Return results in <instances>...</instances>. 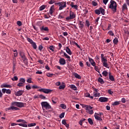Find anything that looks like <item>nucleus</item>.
Masks as SVG:
<instances>
[{"label":"nucleus","instance_id":"obj_1","mask_svg":"<svg viewBox=\"0 0 129 129\" xmlns=\"http://www.w3.org/2000/svg\"><path fill=\"white\" fill-rule=\"evenodd\" d=\"M110 5L109 6V9H110L113 13L116 12V8H117V5H116V2L113 0H111L110 2Z\"/></svg>","mask_w":129,"mask_h":129},{"label":"nucleus","instance_id":"obj_2","mask_svg":"<svg viewBox=\"0 0 129 129\" xmlns=\"http://www.w3.org/2000/svg\"><path fill=\"white\" fill-rule=\"evenodd\" d=\"M55 5H56V6H58V7H59V11H62V10H64V9H65V8L67 7V5H66V2L64 1H62L61 2L56 3Z\"/></svg>","mask_w":129,"mask_h":129},{"label":"nucleus","instance_id":"obj_3","mask_svg":"<svg viewBox=\"0 0 129 129\" xmlns=\"http://www.w3.org/2000/svg\"><path fill=\"white\" fill-rule=\"evenodd\" d=\"M41 106L42 107L43 110H45V109H51L52 107L48 103V102L43 101L41 103Z\"/></svg>","mask_w":129,"mask_h":129},{"label":"nucleus","instance_id":"obj_4","mask_svg":"<svg viewBox=\"0 0 129 129\" xmlns=\"http://www.w3.org/2000/svg\"><path fill=\"white\" fill-rule=\"evenodd\" d=\"M12 106H17V107H24L25 106V103L19 102H13L11 103Z\"/></svg>","mask_w":129,"mask_h":129},{"label":"nucleus","instance_id":"obj_5","mask_svg":"<svg viewBox=\"0 0 129 129\" xmlns=\"http://www.w3.org/2000/svg\"><path fill=\"white\" fill-rule=\"evenodd\" d=\"M95 13L96 15H100L101 14L104 16V15H105V10L102 7H100L99 9L95 10Z\"/></svg>","mask_w":129,"mask_h":129},{"label":"nucleus","instance_id":"obj_6","mask_svg":"<svg viewBox=\"0 0 129 129\" xmlns=\"http://www.w3.org/2000/svg\"><path fill=\"white\" fill-rule=\"evenodd\" d=\"M75 18H76V15L74 12L71 11L70 16L66 17V20L67 21H70V20H73L74 19H75Z\"/></svg>","mask_w":129,"mask_h":129},{"label":"nucleus","instance_id":"obj_7","mask_svg":"<svg viewBox=\"0 0 129 129\" xmlns=\"http://www.w3.org/2000/svg\"><path fill=\"white\" fill-rule=\"evenodd\" d=\"M25 82H26V80L24 78H20L19 80V83L17 84V86L19 87H22L25 85Z\"/></svg>","mask_w":129,"mask_h":129},{"label":"nucleus","instance_id":"obj_8","mask_svg":"<svg viewBox=\"0 0 129 129\" xmlns=\"http://www.w3.org/2000/svg\"><path fill=\"white\" fill-rule=\"evenodd\" d=\"M38 91H39L40 92H43L44 93L48 94V93H51V92H52V90L49 89L42 88L38 90Z\"/></svg>","mask_w":129,"mask_h":129},{"label":"nucleus","instance_id":"obj_9","mask_svg":"<svg viewBox=\"0 0 129 129\" xmlns=\"http://www.w3.org/2000/svg\"><path fill=\"white\" fill-rule=\"evenodd\" d=\"M39 29L42 33H44V32H47L48 33L49 32V28L48 27H45V26L40 27Z\"/></svg>","mask_w":129,"mask_h":129},{"label":"nucleus","instance_id":"obj_10","mask_svg":"<svg viewBox=\"0 0 129 129\" xmlns=\"http://www.w3.org/2000/svg\"><path fill=\"white\" fill-rule=\"evenodd\" d=\"M100 102H107L108 101V98L105 97H101L99 99Z\"/></svg>","mask_w":129,"mask_h":129},{"label":"nucleus","instance_id":"obj_11","mask_svg":"<svg viewBox=\"0 0 129 129\" xmlns=\"http://www.w3.org/2000/svg\"><path fill=\"white\" fill-rule=\"evenodd\" d=\"M59 63L60 65H65L66 64V60L64 58L59 57Z\"/></svg>","mask_w":129,"mask_h":129},{"label":"nucleus","instance_id":"obj_12","mask_svg":"<svg viewBox=\"0 0 129 129\" xmlns=\"http://www.w3.org/2000/svg\"><path fill=\"white\" fill-rule=\"evenodd\" d=\"M94 117L95 119H96L97 120H99V121H102V118L98 115V113H95Z\"/></svg>","mask_w":129,"mask_h":129},{"label":"nucleus","instance_id":"obj_13","mask_svg":"<svg viewBox=\"0 0 129 129\" xmlns=\"http://www.w3.org/2000/svg\"><path fill=\"white\" fill-rule=\"evenodd\" d=\"M20 57H21V58L23 61H26V60H27V57H26L25 53H24L23 52L21 51L20 52Z\"/></svg>","mask_w":129,"mask_h":129},{"label":"nucleus","instance_id":"obj_14","mask_svg":"<svg viewBox=\"0 0 129 129\" xmlns=\"http://www.w3.org/2000/svg\"><path fill=\"white\" fill-rule=\"evenodd\" d=\"M19 109H20L19 108L17 107H15L14 106H11L8 108H7L6 110H19Z\"/></svg>","mask_w":129,"mask_h":129},{"label":"nucleus","instance_id":"obj_15","mask_svg":"<svg viewBox=\"0 0 129 129\" xmlns=\"http://www.w3.org/2000/svg\"><path fill=\"white\" fill-rule=\"evenodd\" d=\"M70 6L72 7L73 9H75V10H78V6H77V5H74V2H71Z\"/></svg>","mask_w":129,"mask_h":129},{"label":"nucleus","instance_id":"obj_16","mask_svg":"<svg viewBox=\"0 0 129 129\" xmlns=\"http://www.w3.org/2000/svg\"><path fill=\"white\" fill-rule=\"evenodd\" d=\"M25 91L23 90H19L16 93L15 95L16 96H21V95H23V93Z\"/></svg>","mask_w":129,"mask_h":129},{"label":"nucleus","instance_id":"obj_17","mask_svg":"<svg viewBox=\"0 0 129 129\" xmlns=\"http://www.w3.org/2000/svg\"><path fill=\"white\" fill-rule=\"evenodd\" d=\"M89 61L91 63L92 66H95L96 65V63L94 61V60L92 58L89 57Z\"/></svg>","mask_w":129,"mask_h":129},{"label":"nucleus","instance_id":"obj_18","mask_svg":"<svg viewBox=\"0 0 129 129\" xmlns=\"http://www.w3.org/2000/svg\"><path fill=\"white\" fill-rule=\"evenodd\" d=\"M2 88H12V86L10 85H8L6 84H3L1 86Z\"/></svg>","mask_w":129,"mask_h":129},{"label":"nucleus","instance_id":"obj_19","mask_svg":"<svg viewBox=\"0 0 129 129\" xmlns=\"http://www.w3.org/2000/svg\"><path fill=\"white\" fill-rule=\"evenodd\" d=\"M62 53H63V56H65L66 58H67V59H69L68 60L70 62H71V59H70V56L68 55L66 52H64L63 51V50H61Z\"/></svg>","mask_w":129,"mask_h":129},{"label":"nucleus","instance_id":"obj_20","mask_svg":"<svg viewBox=\"0 0 129 129\" xmlns=\"http://www.w3.org/2000/svg\"><path fill=\"white\" fill-rule=\"evenodd\" d=\"M53 13H54V5H52L49 9V14L51 16H53Z\"/></svg>","mask_w":129,"mask_h":129},{"label":"nucleus","instance_id":"obj_21","mask_svg":"<svg viewBox=\"0 0 129 129\" xmlns=\"http://www.w3.org/2000/svg\"><path fill=\"white\" fill-rule=\"evenodd\" d=\"M79 28H81V30H82V29H83L84 27V22L82 21H79Z\"/></svg>","mask_w":129,"mask_h":129},{"label":"nucleus","instance_id":"obj_22","mask_svg":"<svg viewBox=\"0 0 129 129\" xmlns=\"http://www.w3.org/2000/svg\"><path fill=\"white\" fill-rule=\"evenodd\" d=\"M85 107H86V110H87V112L93 108V107H92L89 105H86Z\"/></svg>","mask_w":129,"mask_h":129},{"label":"nucleus","instance_id":"obj_23","mask_svg":"<svg viewBox=\"0 0 129 129\" xmlns=\"http://www.w3.org/2000/svg\"><path fill=\"white\" fill-rule=\"evenodd\" d=\"M51 100L54 104H56V103H57V101H58V98L56 97H53L51 98Z\"/></svg>","mask_w":129,"mask_h":129},{"label":"nucleus","instance_id":"obj_24","mask_svg":"<svg viewBox=\"0 0 129 129\" xmlns=\"http://www.w3.org/2000/svg\"><path fill=\"white\" fill-rule=\"evenodd\" d=\"M66 51L67 53L69 54V55H72V52L71 51V50H70V48H69V47H67Z\"/></svg>","mask_w":129,"mask_h":129},{"label":"nucleus","instance_id":"obj_25","mask_svg":"<svg viewBox=\"0 0 129 129\" xmlns=\"http://www.w3.org/2000/svg\"><path fill=\"white\" fill-rule=\"evenodd\" d=\"M66 87V85L64 83H62V84L59 86L58 87L59 89H64Z\"/></svg>","mask_w":129,"mask_h":129},{"label":"nucleus","instance_id":"obj_26","mask_svg":"<svg viewBox=\"0 0 129 129\" xmlns=\"http://www.w3.org/2000/svg\"><path fill=\"white\" fill-rule=\"evenodd\" d=\"M120 104V101H115L112 103L113 106H115L116 105H119Z\"/></svg>","mask_w":129,"mask_h":129},{"label":"nucleus","instance_id":"obj_27","mask_svg":"<svg viewBox=\"0 0 129 129\" xmlns=\"http://www.w3.org/2000/svg\"><path fill=\"white\" fill-rule=\"evenodd\" d=\"M122 11H126L127 10V6L126 5V4H124L123 5L122 7Z\"/></svg>","mask_w":129,"mask_h":129},{"label":"nucleus","instance_id":"obj_28","mask_svg":"<svg viewBox=\"0 0 129 129\" xmlns=\"http://www.w3.org/2000/svg\"><path fill=\"white\" fill-rule=\"evenodd\" d=\"M98 81L100 84H104V81H103V79L101 78H98Z\"/></svg>","mask_w":129,"mask_h":129},{"label":"nucleus","instance_id":"obj_29","mask_svg":"<svg viewBox=\"0 0 129 129\" xmlns=\"http://www.w3.org/2000/svg\"><path fill=\"white\" fill-rule=\"evenodd\" d=\"M74 76L76 78H78V79H81V76L76 73H74Z\"/></svg>","mask_w":129,"mask_h":129},{"label":"nucleus","instance_id":"obj_30","mask_svg":"<svg viewBox=\"0 0 129 129\" xmlns=\"http://www.w3.org/2000/svg\"><path fill=\"white\" fill-rule=\"evenodd\" d=\"M70 88L73 89V90H75V91L77 90V87L76 86H75V85H71Z\"/></svg>","mask_w":129,"mask_h":129},{"label":"nucleus","instance_id":"obj_31","mask_svg":"<svg viewBox=\"0 0 129 129\" xmlns=\"http://www.w3.org/2000/svg\"><path fill=\"white\" fill-rule=\"evenodd\" d=\"M113 43L114 45H117L118 43V39L117 37H115L113 40Z\"/></svg>","mask_w":129,"mask_h":129},{"label":"nucleus","instance_id":"obj_32","mask_svg":"<svg viewBox=\"0 0 129 129\" xmlns=\"http://www.w3.org/2000/svg\"><path fill=\"white\" fill-rule=\"evenodd\" d=\"M17 122H22V123H26L27 124V121H26L25 120H23V119H18L17 121Z\"/></svg>","mask_w":129,"mask_h":129},{"label":"nucleus","instance_id":"obj_33","mask_svg":"<svg viewBox=\"0 0 129 129\" xmlns=\"http://www.w3.org/2000/svg\"><path fill=\"white\" fill-rule=\"evenodd\" d=\"M17 125H20V126H23V127H28V125L25 123H18Z\"/></svg>","mask_w":129,"mask_h":129},{"label":"nucleus","instance_id":"obj_34","mask_svg":"<svg viewBox=\"0 0 129 129\" xmlns=\"http://www.w3.org/2000/svg\"><path fill=\"white\" fill-rule=\"evenodd\" d=\"M103 76H104L105 77H106L107 75H108V73L106 71H104L102 73Z\"/></svg>","mask_w":129,"mask_h":129},{"label":"nucleus","instance_id":"obj_35","mask_svg":"<svg viewBox=\"0 0 129 129\" xmlns=\"http://www.w3.org/2000/svg\"><path fill=\"white\" fill-rule=\"evenodd\" d=\"M103 65L104 67H106V68L109 69V66H108L107 62H103Z\"/></svg>","mask_w":129,"mask_h":129},{"label":"nucleus","instance_id":"obj_36","mask_svg":"<svg viewBox=\"0 0 129 129\" xmlns=\"http://www.w3.org/2000/svg\"><path fill=\"white\" fill-rule=\"evenodd\" d=\"M88 121L89 123H90L91 125H92V124H93V121H92V119H91V118H88Z\"/></svg>","mask_w":129,"mask_h":129},{"label":"nucleus","instance_id":"obj_37","mask_svg":"<svg viewBox=\"0 0 129 129\" xmlns=\"http://www.w3.org/2000/svg\"><path fill=\"white\" fill-rule=\"evenodd\" d=\"M46 8V5H42L39 8V11H43V10H45Z\"/></svg>","mask_w":129,"mask_h":129},{"label":"nucleus","instance_id":"obj_38","mask_svg":"<svg viewBox=\"0 0 129 129\" xmlns=\"http://www.w3.org/2000/svg\"><path fill=\"white\" fill-rule=\"evenodd\" d=\"M31 45H32L33 49H35V50H36V49H37V44H36V43L33 42V43H31Z\"/></svg>","mask_w":129,"mask_h":129},{"label":"nucleus","instance_id":"obj_39","mask_svg":"<svg viewBox=\"0 0 129 129\" xmlns=\"http://www.w3.org/2000/svg\"><path fill=\"white\" fill-rule=\"evenodd\" d=\"M27 40L28 42H29L31 44H32V43H33L34 42L33 41L32 39H31V38H30L29 37L27 38Z\"/></svg>","mask_w":129,"mask_h":129},{"label":"nucleus","instance_id":"obj_40","mask_svg":"<svg viewBox=\"0 0 129 129\" xmlns=\"http://www.w3.org/2000/svg\"><path fill=\"white\" fill-rule=\"evenodd\" d=\"M85 26H87L88 28H89V26H90V22H89V21L86 20V24Z\"/></svg>","mask_w":129,"mask_h":129},{"label":"nucleus","instance_id":"obj_41","mask_svg":"<svg viewBox=\"0 0 129 129\" xmlns=\"http://www.w3.org/2000/svg\"><path fill=\"white\" fill-rule=\"evenodd\" d=\"M37 124L36 123H28V126H35Z\"/></svg>","mask_w":129,"mask_h":129},{"label":"nucleus","instance_id":"obj_42","mask_svg":"<svg viewBox=\"0 0 129 129\" xmlns=\"http://www.w3.org/2000/svg\"><path fill=\"white\" fill-rule=\"evenodd\" d=\"M94 67H95V70L97 71V72H98V73H100V71L99 69L98 68V67L96 66V65H95Z\"/></svg>","mask_w":129,"mask_h":129},{"label":"nucleus","instance_id":"obj_43","mask_svg":"<svg viewBox=\"0 0 129 129\" xmlns=\"http://www.w3.org/2000/svg\"><path fill=\"white\" fill-rule=\"evenodd\" d=\"M14 57H17L18 56V51L17 50H13Z\"/></svg>","mask_w":129,"mask_h":129},{"label":"nucleus","instance_id":"obj_44","mask_svg":"<svg viewBox=\"0 0 129 129\" xmlns=\"http://www.w3.org/2000/svg\"><path fill=\"white\" fill-rule=\"evenodd\" d=\"M60 107H61V108L63 109H66V105L64 104H61Z\"/></svg>","mask_w":129,"mask_h":129},{"label":"nucleus","instance_id":"obj_45","mask_svg":"<svg viewBox=\"0 0 129 129\" xmlns=\"http://www.w3.org/2000/svg\"><path fill=\"white\" fill-rule=\"evenodd\" d=\"M18 77L17 76H15L14 78H12V80H13V81H18Z\"/></svg>","mask_w":129,"mask_h":129},{"label":"nucleus","instance_id":"obj_46","mask_svg":"<svg viewBox=\"0 0 129 129\" xmlns=\"http://www.w3.org/2000/svg\"><path fill=\"white\" fill-rule=\"evenodd\" d=\"M109 79H110L111 81H114V78L113 77V76H109Z\"/></svg>","mask_w":129,"mask_h":129},{"label":"nucleus","instance_id":"obj_47","mask_svg":"<svg viewBox=\"0 0 129 129\" xmlns=\"http://www.w3.org/2000/svg\"><path fill=\"white\" fill-rule=\"evenodd\" d=\"M49 50L52 51V52H54L55 50H54V46L53 45L50 46L49 47Z\"/></svg>","mask_w":129,"mask_h":129},{"label":"nucleus","instance_id":"obj_48","mask_svg":"<svg viewBox=\"0 0 129 129\" xmlns=\"http://www.w3.org/2000/svg\"><path fill=\"white\" fill-rule=\"evenodd\" d=\"M108 34L110 35V36H111L112 37H113V36H114V34L111 31H109Z\"/></svg>","mask_w":129,"mask_h":129},{"label":"nucleus","instance_id":"obj_49","mask_svg":"<svg viewBox=\"0 0 129 129\" xmlns=\"http://www.w3.org/2000/svg\"><path fill=\"white\" fill-rule=\"evenodd\" d=\"M92 5L94 6V7H96V6H97V3L95 2V1H92Z\"/></svg>","mask_w":129,"mask_h":129},{"label":"nucleus","instance_id":"obj_50","mask_svg":"<svg viewBox=\"0 0 129 129\" xmlns=\"http://www.w3.org/2000/svg\"><path fill=\"white\" fill-rule=\"evenodd\" d=\"M102 63H104L105 62H107V59L105 58V57H103V58H101Z\"/></svg>","mask_w":129,"mask_h":129},{"label":"nucleus","instance_id":"obj_51","mask_svg":"<svg viewBox=\"0 0 129 129\" xmlns=\"http://www.w3.org/2000/svg\"><path fill=\"white\" fill-rule=\"evenodd\" d=\"M39 97L40 98H41V99H46V97H45V96L43 95H39Z\"/></svg>","mask_w":129,"mask_h":129},{"label":"nucleus","instance_id":"obj_52","mask_svg":"<svg viewBox=\"0 0 129 129\" xmlns=\"http://www.w3.org/2000/svg\"><path fill=\"white\" fill-rule=\"evenodd\" d=\"M64 115H65V113H61L59 115V118H63V117H64Z\"/></svg>","mask_w":129,"mask_h":129},{"label":"nucleus","instance_id":"obj_53","mask_svg":"<svg viewBox=\"0 0 129 129\" xmlns=\"http://www.w3.org/2000/svg\"><path fill=\"white\" fill-rule=\"evenodd\" d=\"M55 3V0H50L48 4L49 5H53Z\"/></svg>","mask_w":129,"mask_h":129},{"label":"nucleus","instance_id":"obj_54","mask_svg":"<svg viewBox=\"0 0 129 129\" xmlns=\"http://www.w3.org/2000/svg\"><path fill=\"white\" fill-rule=\"evenodd\" d=\"M108 93H109V94H110L111 95H112V94H113V92L111 91V90L109 89L108 90Z\"/></svg>","mask_w":129,"mask_h":129},{"label":"nucleus","instance_id":"obj_55","mask_svg":"<svg viewBox=\"0 0 129 129\" xmlns=\"http://www.w3.org/2000/svg\"><path fill=\"white\" fill-rule=\"evenodd\" d=\"M17 24L18 26H19V27H21L22 25V22H21L20 21H17Z\"/></svg>","mask_w":129,"mask_h":129},{"label":"nucleus","instance_id":"obj_56","mask_svg":"<svg viewBox=\"0 0 129 129\" xmlns=\"http://www.w3.org/2000/svg\"><path fill=\"white\" fill-rule=\"evenodd\" d=\"M46 75L48 77H52L54 75V74H50V73H47L46 74Z\"/></svg>","mask_w":129,"mask_h":129},{"label":"nucleus","instance_id":"obj_57","mask_svg":"<svg viewBox=\"0 0 129 129\" xmlns=\"http://www.w3.org/2000/svg\"><path fill=\"white\" fill-rule=\"evenodd\" d=\"M79 66H80V67H83L84 66V64H83V61H80L79 62Z\"/></svg>","mask_w":129,"mask_h":129},{"label":"nucleus","instance_id":"obj_58","mask_svg":"<svg viewBox=\"0 0 129 129\" xmlns=\"http://www.w3.org/2000/svg\"><path fill=\"white\" fill-rule=\"evenodd\" d=\"M40 87H38V86H36V85H34L32 86V88H33V89H36L37 88H40Z\"/></svg>","mask_w":129,"mask_h":129},{"label":"nucleus","instance_id":"obj_59","mask_svg":"<svg viewBox=\"0 0 129 129\" xmlns=\"http://www.w3.org/2000/svg\"><path fill=\"white\" fill-rule=\"evenodd\" d=\"M94 96L95 97H99V96H100V93H95L94 94Z\"/></svg>","mask_w":129,"mask_h":129},{"label":"nucleus","instance_id":"obj_60","mask_svg":"<svg viewBox=\"0 0 129 129\" xmlns=\"http://www.w3.org/2000/svg\"><path fill=\"white\" fill-rule=\"evenodd\" d=\"M88 113H89V114H92L94 113L93 110H90L89 111H88Z\"/></svg>","mask_w":129,"mask_h":129},{"label":"nucleus","instance_id":"obj_61","mask_svg":"<svg viewBox=\"0 0 129 129\" xmlns=\"http://www.w3.org/2000/svg\"><path fill=\"white\" fill-rule=\"evenodd\" d=\"M11 90H10V89L7 90V89H6V93H7V94H11Z\"/></svg>","mask_w":129,"mask_h":129},{"label":"nucleus","instance_id":"obj_62","mask_svg":"<svg viewBox=\"0 0 129 129\" xmlns=\"http://www.w3.org/2000/svg\"><path fill=\"white\" fill-rule=\"evenodd\" d=\"M85 96H86V97H90V94L89 93H86L85 94Z\"/></svg>","mask_w":129,"mask_h":129},{"label":"nucleus","instance_id":"obj_63","mask_svg":"<svg viewBox=\"0 0 129 129\" xmlns=\"http://www.w3.org/2000/svg\"><path fill=\"white\" fill-rule=\"evenodd\" d=\"M38 49L39 50L42 51V50H43V46H42V45H39Z\"/></svg>","mask_w":129,"mask_h":129},{"label":"nucleus","instance_id":"obj_64","mask_svg":"<svg viewBox=\"0 0 129 129\" xmlns=\"http://www.w3.org/2000/svg\"><path fill=\"white\" fill-rule=\"evenodd\" d=\"M26 88L27 90H30L31 89V87L29 85H26Z\"/></svg>","mask_w":129,"mask_h":129}]
</instances>
